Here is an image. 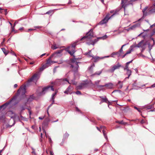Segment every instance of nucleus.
Wrapping results in <instances>:
<instances>
[{"mask_svg":"<svg viewBox=\"0 0 155 155\" xmlns=\"http://www.w3.org/2000/svg\"><path fill=\"white\" fill-rule=\"evenodd\" d=\"M93 37V30L91 29L86 34V36H84L81 39V41L84 40V41H87L86 43L89 45L94 44L97 42L99 39H103V40L106 39L107 38V36L106 35L102 37H99L94 39V40L91 39Z\"/></svg>","mask_w":155,"mask_h":155,"instance_id":"nucleus-1","label":"nucleus"},{"mask_svg":"<svg viewBox=\"0 0 155 155\" xmlns=\"http://www.w3.org/2000/svg\"><path fill=\"white\" fill-rule=\"evenodd\" d=\"M8 114H13L14 115L11 117V118L12 119L10 120L8 124L7 125V127H11L14 125L15 124V120L17 117V116L15 114H14L12 111H9L8 112Z\"/></svg>","mask_w":155,"mask_h":155,"instance_id":"nucleus-2","label":"nucleus"},{"mask_svg":"<svg viewBox=\"0 0 155 155\" xmlns=\"http://www.w3.org/2000/svg\"><path fill=\"white\" fill-rule=\"evenodd\" d=\"M77 42L73 43L72 45L69 46L67 51L71 55H73L75 52V47L77 45Z\"/></svg>","mask_w":155,"mask_h":155,"instance_id":"nucleus-3","label":"nucleus"},{"mask_svg":"<svg viewBox=\"0 0 155 155\" xmlns=\"http://www.w3.org/2000/svg\"><path fill=\"white\" fill-rule=\"evenodd\" d=\"M76 59H72L71 61L73 64H71V67L73 68L72 71L74 73H76L78 72L79 66L78 65V62H75Z\"/></svg>","mask_w":155,"mask_h":155,"instance_id":"nucleus-4","label":"nucleus"},{"mask_svg":"<svg viewBox=\"0 0 155 155\" xmlns=\"http://www.w3.org/2000/svg\"><path fill=\"white\" fill-rule=\"evenodd\" d=\"M39 77L40 76L38 73L34 74L31 78L28 80L27 84H29V83L31 81H33L36 83Z\"/></svg>","mask_w":155,"mask_h":155,"instance_id":"nucleus-5","label":"nucleus"},{"mask_svg":"<svg viewBox=\"0 0 155 155\" xmlns=\"http://www.w3.org/2000/svg\"><path fill=\"white\" fill-rule=\"evenodd\" d=\"M121 5L122 7L124 9V10H125V8L127 6L130 4H132V1L130 0L128 1V0H121Z\"/></svg>","mask_w":155,"mask_h":155,"instance_id":"nucleus-6","label":"nucleus"},{"mask_svg":"<svg viewBox=\"0 0 155 155\" xmlns=\"http://www.w3.org/2000/svg\"><path fill=\"white\" fill-rule=\"evenodd\" d=\"M63 51V50H61L57 51L55 52L54 53L51 55V57H54V58L60 57H61V56L62 55L61 53Z\"/></svg>","mask_w":155,"mask_h":155,"instance_id":"nucleus-7","label":"nucleus"},{"mask_svg":"<svg viewBox=\"0 0 155 155\" xmlns=\"http://www.w3.org/2000/svg\"><path fill=\"white\" fill-rule=\"evenodd\" d=\"M113 84L111 83H108L105 84L104 85H101L98 86L99 87H105L106 89H111L113 88Z\"/></svg>","mask_w":155,"mask_h":155,"instance_id":"nucleus-8","label":"nucleus"},{"mask_svg":"<svg viewBox=\"0 0 155 155\" xmlns=\"http://www.w3.org/2000/svg\"><path fill=\"white\" fill-rule=\"evenodd\" d=\"M50 89L52 91H54V88L52 86H48L43 88L42 91L41 93V94H44L45 92L48 91Z\"/></svg>","mask_w":155,"mask_h":155,"instance_id":"nucleus-9","label":"nucleus"},{"mask_svg":"<svg viewBox=\"0 0 155 155\" xmlns=\"http://www.w3.org/2000/svg\"><path fill=\"white\" fill-rule=\"evenodd\" d=\"M110 18V15L109 14L107 15L105 18L99 23V25H102L107 23L108 20Z\"/></svg>","mask_w":155,"mask_h":155,"instance_id":"nucleus-10","label":"nucleus"},{"mask_svg":"<svg viewBox=\"0 0 155 155\" xmlns=\"http://www.w3.org/2000/svg\"><path fill=\"white\" fill-rule=\"evenodd\" d=\"M53 57H51V56L47 61L46 64L48 66H50L52 64L58 63L57 61H51V59Z\"/></svg>","mask_w":155,"mask_h":155,"instance_id":"nucleus-11","label":"nucleus"},{"mask_svg":"<svg viewBox=\"0 0 155 155\" xmlns=\"http://www.w3.org/2000/svg\"><path fill=\"white\" fill-rule=\"evenodd\" d=\"M25 92V86H21L18 91V94L20 93L24 94Z\"/></svg>","mask_w":155,"mask_h":155,"instance_id":"nucleus-12","label":"nucleus"},{"mask_svg":"<svg viewBox=\"0 0 155 155\" xmlns=\"http://www.w3.org/2000/svg\"><path fill=\"white\" fill-rule=\"evenodd\" d=\"M120 67H121V65L118 63L117 65H114L112 67L111 70V72H114L115 70L119 69Z\"/></svg>","mask_w":155,"mask_h":155,"instance_id":"nucleus-13","label":"nucleus"},{"mask_svg":"<svg viewBox=\"0 0 155 155\" xmlns=\"http://www.w3.org/2000/svg\"><path fill=\"white\" fill-rule=\"evenodd\" d=\"M90 53H91V51H90L89 52H87V53H85V54H86L88 55L90 57H92L93 58H94V62H97V61H98L99 60V59H103V58H103V57L101 58H100V57H94L93 56H92V55H90Z\"/></svg>","mask_w":155,"mask_h":155,"instance_id":"nucleus-14","label":"nucleus"},{"mask_svg":"<svg viewBox=\"0 0 155 155\" xmlns=\"http://www.w3.org/2000/svg\"><path fill=\"white\" fill-rule=\"evenodd\" d=\"M62 47H60L59 45L54 44L52 45L51 48L53 50H55L57 48H61Z\"/></svg>","mask_w":155,"mask_h":155,"instance_id":"nucleus-15","label":"nucleus"},{"mask_svg":"<svg viewBox=\"0 0 155 155\" xmlns=\"http://www.w3.org/2000/svg\"><path fill=\"white\" fill-rule=\"evenodd\" d=\"M58 92V91L57 90H55V93L53 94L51 96V100L52 101V103L50 105V106H51L54 103V97L55 96V95Z\"/></svg>","mask_w":155,"mask_h":155,"instance_id":"nucleus-16","label":"nucleus"},{"mask_svg":"<svg viewBox=\"0 0 155 155\" xmlns=\"http://www.w3.org/2000/svg\"><path fill=\"white\" fill-rule=\"evenodd\" d=\"M145 44L144 43L143 41H140L136 46H135V47H137L138 48L141 47L143 48V46H144Z\"/></svg>","mask_w":155,"mask_h":155,"instance_id":"nucleus-17","label":"nucleus"},{"mask_svg":"<svg viewBox=\"0 0 155 155\" xmlns=\"http://www.w3.org/2000/svg\"><path fill=\"white\" fill-rule=\"evenodd\" d=\"M85 85L84 84H81L80 85L77 86L76 87V89L77 90H81L84 87Z\"/></svg>","mask_w":155,"mask_h":155,"instance_id":"nucleus-18","label":"nucleus"},{"mask_svg":"<svg viewBox=\"0 0 155 155\" xmlns=\"http://www.w3.org/2000/svg\"><path fill=\"white\" fill-rule=\"evenodd\" d=\"M71 87L70 86H69L67 89L64 92V93L67 94H71Z\"/></svg>","mask_w":155,"mask_h":155,"instance_id":"nucleus-19","label":"nucleus"},{"mask_svg":"<svg viewBox=\"0 0 155 155\" xmlns=\"http://www.w3.org/2000/svg\"><path fill=\"white\" fill-rule=\"evenodd\" d=\"M100 128H103V130H102V132H103V133L104 136L105 138L106 139V140H108L107 137V135L105 133V130H104V128H105V127H101Z\"/></svg>","mask_w":155,"mask_h":155,"instance_id":"nucleus-20","label":"nucleus"},{"mask_svg":"<svg viewBox=\"0 0 155 155\" xmlns=\"http://www.w3.org/2000/svg\"><path fill=\"white\" fill-rule=\"evenodd\" d=\"M117 54H118V53H116V52H113L111 54V55L110 56H104V57H103V58H109L110 57L114 58V55H117Z\"/></svg>","mask_w":155,"mask_h":155,"instance_id":"nucleus-21","label":"nucleus"},{"mask_svg":"<svg viewBox=\"0 0 155 155\" xmlns=\"http://www.w3.org/2000/svg\"><path fill=\"white\" fill-rule=\"evenodd\" d=\"M118 12L117 11H114V10H111L110 11V13H113V15H112L110 17V18L112 17L114 15L117 14Z\"/></svg>","mask_w":155,"mask_h":155,"instance_id":"nucleus-22","label":"nucleus"},{"mask_svg":"<svg viewBox=\"0 0 155 155\" xmlns=\"http://www.w3.org/2000/svg\"><path fill=\"white\" fill-rule=\"evenodd\" d=\"M48 66L46 64L40 68V71H42L44 69L48 68Z\"/></svg>","mask_w":155,"mask_h":155,"instance_id":"nucleus-23","label":"nucleus"},{"mask_svg":"<svg viewBox=\"0 0 155 155\" xmlns=\"http://www.w3.org/2000/svg\"><path fill=\"white\" fill-rule=\"evenodd\" d=\"M126 70L127 71L126 74L128 75V77H127L125 79L129 78V77L131 74V71L129 69L127 70Z\"/></svg>","mask_w":155,"mask_h":155,"instance_id":"nucleus-24","label":"nucleus"},{"mask_svg":"<svg viewBox=\"0 0 155 155\" xmlns=\"http://www.w3.org/2000/svg\"><path fill=\"white\" fill-rule=\"evenodd\" d=\"M100 97L102 99V101L101 102L100 104H101L102 102L107 103L108 100L107 99L106 97Z\"/></svg>","mask_w":155,"mask_h":155,"instance_id":"nucleus-25","label":"nucleus"},{"mask_svg":"<svg viewBox=\"0 0 155 155\" xmlns=\"http://www.w3.org/2000/svg\"><path fill=\"white\" fill-rule=\"evenodd\" d=\"M133 47V46H131L130 48L127 51L126 53V54H130L132 51H133V49L132 48Z\"/></svg>","mask_w":155,"mask_h":155,"instance_id":"nucleus-26","label":"nucleus"},{"mask_svg":"<svg viewBox=\"0 0 155 155\" xmlns=\"http://www.w3.org/2000/svg\"><path fill=\"white\" fill-rule=\"evenodd\" d=\"M1 49L5 55L8 54V51H7L5 48H2Z\"/></svg>","mask_w":155,"mask_h":155,"instance_id":"nucleus-27","label":"nucleus"},{"mask_svg":"<svg viewBox=\"0 0 155 155\" xmlns=\"http://www.w3.org/2000/svg\"><path fill=\"white\" fill-rule=\"evenodd\" d=\"M147 109V110H149L148 111H153V110H151V109L153 108V106L152 105H150L149 106H147L146 107Z\"/></svg>","mask_w":155,"mask_h":155,"instance_id":"nucleus-28","label":"nucleus"},{"mask_svg":"<svg viewBox=\"0 0 155 155\" xmlns=\"http://www.w3.org/2000/svg\"><path fill=\"white\" fill-rule=\"evenodd\" d=\"M147 8H148L147 7H146L142 10V12H143V15H145V16H146L147 15V13L146 12V11L147 9Z\"/></svg>","mask_w":155,"mask_h":155,"instance_id":"nucleus-29","label":"nucleus"},{"mask_svg":"<svg viewBox=\"0 0 155 155\" xmlns=\"http://www.w3.org/2000/svg\"><path fill=\"white\" fill-rule=\"evenodd\" d=\"M118 84L119 85L118 88L119 89L123 87V83L120 81H119L118 82Z\"/></svg>","mask_w":155,"mask_h":155,"instance_id":"nucleus-30","label":"nucleus"},{"mask_svg":"<svg viewBox=\"0 0 155 155\" xmlns=\"http://www.w3.org/2000/svg\"><path fill=\"white\" fill-rule=\"evenodd\" d=\"M102 72V71L101 70L100 71H97L94 74H92L91 76H93L94 75H100Z\"/></svg>","mask_w":155,"mask_h":155,"instance_id":"nucleus-31","label":"nucleus"},{"mask_svg":"<svg viewBox=\"0 0 155 155\" xmlns=\"http://www.w3.org/2000/svg\"><path fill=\"white\" fill-rule=\"evenodd\" d=\"M137 26L136 25H134L131 26V27L127 29L126 30L128 31L130 30H132L135 28Z\"/></svg>","mask_w":155,"mask_h":155,"instance_id":"nucleus-32","label":"nucleus"},{"mask_svg":"<svg viewBox=\"0 0 155 155\" xmlns=\"http://www.w3.org/2000/svg\"><path fill=\"white\" fill-rule=\"evenodd\" d=\"M100 82V80H97L95 81V85H96L98 87V86L100 85H99V83Z\"/></svg>","mask_w":155,"mask_h":155,"instance_id":"nucleus-33","label":"nucleus"},{"mask_svg":"<svg viewBox=\"0 0 155 155\" xmlns=\"http://www.w3.org/2000/svg\"><path fill=\"white\" fill-rule=\"evenodd\" d=\"M117 123H118L119 124H125V123L124 122L123 120L121 121H117L116 122Z\"/></svg>","mask_w":155,"mask_h":155,"instance_id":"nucleus-34","label":"nucleus"},{"mask_svg":"<svg viewBox=\"0 0 155 155\" xmlns=\"http://www.w3.org/2000/svg\"><path fill=\"white\" fill-rule=\"evenodd\" d=\"M32 149L33 150L32 152V153L33 154V155H37L35 152V150L33 148H32Z\"/></svg>","mask_w":155,"mask_h":155,"instance_id":"nucleus-35","label":"nucleus"},{"mask_svg":"<svg viewBox=\"0 0 155 155\" xmlns=\"http://www.w3.org/2000/svg\"><path fill=\"white\" fill-rule=\"evenodd\" d=\"M116 53H117L118 54H117V55L118 57H120L121 56V53L119 51L117 52Z\"/></svg>","mask_w":155,"mask_h":155,"instance_id":"nucleus-36","label":"nucleus"},{"mask_svg":"<svg viewBox=\"0 0 155 155\" xmlns=\"http://www.w3.org/2000/svg\"><path fill=\"white\" fill-rule=\"evenodd\" d=\"M64 61H63L62 59H61L59 61H58V64H61L63 63Z\"/></svg>","mask_w":155,"mask_h":155,"instance_id":"nucleus-37","label":"nucleus"},{"mask_svg":"<svg viewBox=\"0 0 155 155\" xmlns=\"http://www.w3.org/2000/svg\"><path fill=\"white\" fill-rule=\"evenodd\" d=\"M148 48L150 50H150L152 49L153 46L151 45L150 44H148Z\"/></svg>","mask_w":155,"mask_h":155,"instance_id":"nucleus-38","label":"nucleus"},{"mask_svg":"<svg viewBox=\"0 0 155 155\" xmlns=\"http://www.w3.org/2000/svg\"><path fill=\"white\" fill-rule=\"evenodd\" d=\"M124 70H129V69L128 68V65H126L125 67L124 68Z\"/></svg>","mask_w":155,"mask_h":155,"instance_id":"nucleus-39","label":"nucleus"},{"mask_svg":"<svg viewBox=\"0 0 155 155\" xmlns=\"http://www.w3.org/2000/svg\"><path fill=\"white\" fill-rule=\"evenodd\" d=\"M155 87V83L152 85L151 87H147V88H151L152 87Z\"/></svg>","mask_w":155,"mask_h":155,"instance_id":"nucleus-40","label":"nucleus"},{"mask_svg":"<svg viewBox=\"0 0 155 155\" xmlns=\"http://www.w3.org/2000/svg\"><path fill=\"white\" fill-rule=\"evenodd\" d=\"M11 53L13 55H15V56L16 57V55L15 54V53L13 51H12L11 52Z\"/></svg>","mask_w":155,"mask_h":155,"instance_id":"nucleus-41","label":"nucleus"},{"mask_svg":"<svg viewBox=\"0 0 155 155\" xmlns=\"http://www.w3.org/2000/svg\"><path fill=\"white\" fill-rule=\"evenodd\" d=\"M76 94L77 95H79V94H81V92L79 91H77L76 92Z\"/></svg>","mask_w":155,"mask_h":155,"instance_id":"nucleus-42","label":"nucleus"},{"mask_svg":"<svg viewBox=\"0 0 155 155\" xmlns=\"http://www.w3.org/2000/svg\"><path fill=\"white\" fill-rule=\"evenodd\" d=\"M72 83L74 85H76L77 84V82H76L74 80H72Z\"/></svg>","mask_w":155,"mask_h":155,"instance_id":"nucleus-43","label":"nucleus"},{"mask_svg":"<svg viewBox=\"0 0 155 155\" xmlns=\"http://www.w3.org/2000/svg\"><path fill=\"white\" fill-rule=\"evenodd\" d=\"M99 88L100 89V90H101L104 91L106 89L105 88H105L104 87H99Z\"/></svg>","mask_w":155,"mask_h":155,"instance_id":"nucleus-44","label":"nucleus"},{"mask_svg":"<svg viewBox=\"0 0 155 155\" xmlns=\"http://www.w3.org/2000/svg\"><path fill=\"white\" fill-rule=\"evenodd\" d=\"M134 108L135 109H136L137 110H138L139 112H141V111H140V110L139 109H138V108H137V107H134Z\"/></svg>","mask_w":155,"mask_h":155,"instance_id":"nucleus-45","label":"nucleus"},{"mask_svg":"<svg viewBox=\"0 0 155 155\" xmlns=\"http://www.w3.org/2000/svg\"><path fill=\"white\" fill-rule=\"evenodd\" d=\"M49 141L50 143H52V141L50 137H48Z\"/></svg>","mask_w":155,"mask_h":155,"instance_id":"nucleus-46","label":"nucleus"},{"mask_svg":"<svg viewBox=\"0 0 155 155\" xmlns=\"http://www.w3.org/2000/svg\"><path fill=\"white\" fill-rule=\"evenodd\" d=\"M94 66V64L93 65H91V66L88 68V69L89 70H90L91 68H93Z\"/></svg>","mask_w":155,"mask_h":155,"instance_id":"nucleus-47","label":"nucleus"},{"mask_svg":"<svg viewBox=\"0 0 155 155\" xmlns=\"http://www.w3.org/2000/svg\"><path fill=\"white\" fill-rule=\"evenodd\" d=\"M119 52H120L122 54V53L123 52V49H122V48H121L120 50L119 51Z\"/></svg>","mask_w":155,"mask_h":155,"instance_id":"nucleus-48","label":"nucleus"},{"mask_svg":"<svg viewBox=\"0 0 155 155\" xmlns=\"http://www.w3.org/2000/svg\"><path fill=\"white\" fill-rule=\"evenodd\" d=\"M36 30L35 29H32V28H30L28 29V31H33V30Z\"/></svg>","mask_w":155,"mask_h":155,"instance_id":"nucleus-49","label":"nucleus"},{"mask_svg":"<svg viewBox=\"0 0 155 155\" xmlns=\"http://www.w3.org/2000/svg\"><path fill=\"white\" fill-rule=\"evenodd\" d=\"M41 26H38L35 27V28H41Z\"/></svg>","mask_w":155,"mask_h":155,"instance_id":"nucleus-50","label":"nucleus"},{"mask_svg":"<svg viewBox=\"0 0 155 155\" xmlns=\"http://www.w3.org/2000/svg\"><path fill=\"white\" fill-rule=\"evenodd\" d=\"M45 117H39V119H40V120H42Z\"/></svg>","mask_w":155,"mask_h":155,"instance_id":"nucleus-51","label":"nucleus"},{"mask_svg":"<svg viewBox=\"0 0 155 155\" xmlns=\"http://www.w3.org/2000/svg\"><path fill=\"white\" fill-rule=\"evenodd\" d=\"M54 153L52 151H50V155H53Z\"/></svg>","mask_w":155,"mask_h":155,"instance_id":"nucleus-52","label":"nucleus"},{"mask_svg":"<svg viewBox=\"0 0 155 155\" xmlns=\"http://www.w3.org/2000/svg\"><path fill=\"white\" fill-rule=\"evenodd\" d=\"M3 10H4L2 8L0 7V13H2V11Z\"/></svg>","mask_w":155,"mask_h":155,"instance_id":"nucleus-53","label":"nucleus"},{"mask_svg":"<svg viewBox=\"0 0 155 155\" xmlns=\"http://www.w3.org/2000/svg\"><path fill=\"white\" fill-rule=\"evenodd\" d=\"M58 67H56L54 68V73L56 71V68Z\"/></svg>","mask_w":155,"mask_h":155,"instance_id":"nucleus-54","label":"nucleus"},{"mask_svg":"<svg viewBox=\"0 0 155 155\" xmlns=\"http://www.w3.org/2000/svg\"><path fill=\"white\" fill-rule=\"evenodd\" d=\"M76 110L77 111H80L79 109L78 108V107H76Z\"/></svg>","mask_w":155,"mask_h":155,"instance_id":"nucleus-55","label":"nucleus"},{"mask_svg":"<svg viewBox=\"0 0 155 155\" xmlns=\"http://www.w3.org/2000/svg\"><path fill=\"white\" fill-rule=\"evenodd\" d=\"M107 102H108V107H109V105L111 104V102L108 101Z\"/></svg>","mask_w":155,"mask_h":155,"instance_id":"nucleus-56","label":"nucleus"},{"mask_svg":"<svg viewBox=\"0 0 155 155\" xmlns=\"http://www.w3.org/2000/svg\"><path fill=\"white\" fill-rule=\"evenodd\" d=\"M4 10V11L5 12V15H6V14H7V9H5Z\"/></svg>","mask_w":155,"mask_h":155,"instance_id":"nucleus-57","label":"nucleus"},{"mask_svg":"<svg viewBox=\"0 0 155 155\" xmlns=\"http://www.w3.org/2000/svg\"><path fill=\"white\" fill-rule=\"evenodd\" d=\"M127 54H126L125 53L124 55H123V56H121V58H124L125 56Z\"/></svg>","mask_w":155,"mask_h":155,"instance_id":"nucleus-58","label":"nucleus"},{"mask_svg":"<svg viewBox=\"0 0 155 155\" xmlns=\"http://www.w3.org/2000/svg\"><path fill=\"white\" fill-rule=\"evenodd\" d=\"M17 84H15L14 85V87L15 88H16V87H17Z\"/></svg>","mask_w":155,"mask_h":155,"instance_id":"nucleus-59","label":"nucleus"},{"mask_svg":"<svg viewBox=\"0 0 155 155\" xmlns=\"http://www.w3.org/2000/svg\"><path fill=\"white\" fill-rule=\"evenodd\" d=\"M42 130H43V131H45V133L46 137H47V135H46V132H45V130L43 128H42Z\"/></svg>","mask_w":155,"mask_h":155,"instance_id":"nucleus-60","label":"nucleus"},{"mask_svg":"<svg viewBox=\"0 0 155 155\" xmlns=\"http://www.w3.org/2000/svg\"><path fill=\"white\" fill-rule=\"evenodd\" d=\"M119 91V90H115L112 92V93H113L117 91Z\"/></svg>","mask_w":155,"mask_h":155,"instance_id":"nucleus-61","label":"nucleus"},{"mask_svg":"<svg viewBox=\"0 0 155 155\" xmlns=\"http://www.w3.org/2000/svg\"><path fill=\"white\" fill-rule=\"evenodd\" d=\"M45 54H45V53L43 54H41V57H42L43 56H44V55H45Z\"/></svg>","mask_w":155,"mask_h":155,"instance_id":"nucleus-62","label":"nucleus"},{"mask_svg":"<svg viewBox=\"0 0 155 155\" xmlns=\"http://www.w3.org/2000/svg\"><path fill=\"white\" fill-rule=\"evenodd\" d=\"M41 138H42L43 137V134L42 133L41 134Z\"/></svg>","mask_w":155,"mask_h":155,"instance_id":"nucleus-63","label":"nucleus"},{"mask_svg":"<svg viewBox=\"0 0 155 155\" xmlns=\"http://www.w3.org/2000/svg\"><path fill=\"white\" fill-rule=\"evenodd\" d=\"M34 62H31L30 63V64H33L34 63Z\"/></svg>","mask_w":155,"mask_h":155,"instance_id":"nucleus-64","label":"nucleus"}]
</instances>
